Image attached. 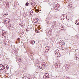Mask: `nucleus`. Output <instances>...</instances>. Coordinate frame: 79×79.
Returning a JSON list of instances; mask_svg holds the SVG:
<instances>
[{"mask_svg":"<svg viewBox=\"0 0 79 79\" xmlns=\"http://www.w3.org/2000/svg\"><path fill=\"white\" fill-rule=\"evenodd\" d=\"M76 24L77 25H79V20H76V22H75Z\"/></svg>","mask_w":79,"mask_h":79,"instance_id":"14","label":"nucleus"},{"mask_svg":"<svg viewBox=\"0 0 79 79\" xmlns=\"http://www.w3.org/2000/svg\"><path fill=\"white\" fill-rule=\"evenodd\" d=\"M46 79H50V78L49 77H47L45 78Z\"/></svg>","mask_w":79,"mask_h":79,"instance_id":"23","label":"nucleus"},{"mask_svg":"<svg viewBox=\"0 0 79 79\" xmlns=\"http://www.w3.org/2000/svg\"><path fill=\"white\" fill-rule=\"evenodd\" d=\"M18 3L16 1H15L14 2V5L15 7H17Z\"/></svg>","mask_w":79,"mask_h":79,"instance_id":"11","label":"nucleus"},{"mask_svg":"<svg viewBox=\"0 0 79 79\" xmlns=\"http://www.w3.org/2000/svg\"><path fill=\"white\" fill-rule=\"evenodd\" d=\"M32 12H33V11H30V12H29V14H30V15H32Z\"/></svg>","mask_w":79,"mask_h":79,"instance_id":"21","label":"nucleus"},{"mask_svg":"<svg viewBox=\"0 0 79 79\" xmlns=\"http://www.w3.org/2000/svg\"><path fill=\"white\" fill-rule=\"evenodd\" d=\"M19 60H18L19 61V62L21 61V58H19Z\"/></svg>","mask_w":79,"mask_h":79,"instance_id":"26","label":"nucleus"},{"mask_svg":"<svg viewBox=\"0 0 79 79\" xmlns=\"http://www.w3.org/2000/svg\"><path fill=\"white\" fill-rule=\"evenodd\" d=\"M37 33H39V31H37Z\"/></svg>","mask_w":79,"mask_h":79,"instance_id":"31","label":"nucleus"},{"mask_svg":"<svg viewBox=\"0 0 79 79\" xmlns=\"http://www.w3.org/2000/svg\"><path fill=\"white\" fill-rule=\"evenodd\" d=\"M7 15H8V13H6L4 14V16H7Z\"/></svg>","mask_w":79,"mask_h":79,"instance_id":"19","label":"nucleus"},{"mask_svg":"<svg viewBox=\"0 0 79 79\" xmlns=\"http://www.w3.org/2000/svg\"><path fill=\"white\" fill-rule=\"evenodd\" d=\"M68 66L67 65H66V66H65V68H66V67H67V68H68Z\"/></svg>","mask_w":79,"mask_h":79,"instance_id":"30","label":"nucleus"},{"mask_svg":"<svg viewBox=\"0 0 79 79\" xmlns=\"http://www.w3.org/2000/svg\"><path fill=\"white\" fill-rule=\"evenodd\" d=\"M58 23V21H56L55 22V24H56V23Z\"/></svg>","mask_w":79,"mask_h":79,"instance_id":"24","label":"nucleus"},{"mask_svg":"<svg viewBox=\"0 0 79 79\" xmlns=\"http://www.w3.org/2000/svg\"><path fill=\"white\" fill-rule=\"evenodd\" d=\"M4 24L6 25V24H10V20L9 19L6 18L4 19Z\"/></svg>","mask_w":79,"mask_h":79,"instance_id":"1","label":"nucleus"},{"mask_svg":"<svg viewBox=\"0 0 79 79\" xmlns=\"http://www.w3.org/2000/svg\"><path fill=\"white\" fill-rule=\"evenodd\" d=\"M59 7H60V4H57V5H56L55 6V8H59Z\"/></svg>","mask_w":79,"mask_h":79,"instance_id":"13","label":"nucleus"},{"mask_svg":"<svg viewBox=\"0 0 79 79\" xmlns=\"http://www.w3.org/2000/svg\"><path fill=\"white\" fill-rule=\"evenodd\" d=\"M18 79V78H17V79Z\"/></svg>","mask_w":79,"mask_h":79,"instance_id":"35","label":"nucleus"},{"mask_svg":"<svg viewBox=\"0 0 79 79\" xmlns=\"http://www.w3.org/2000/svg\"><path fill=\"white\" fill-rule=\"evenodd\" d=\"M61 18H63L64 19H67V16L65 14H62L61 17Z\"/></svg>","mask_w":79,"mask_h":79,"instance_id":"3","label":"nucleus"},{"mask_svg":"<svg viewBox=\"0 0 79 79\" xmlns=\"http://www.w3.org/2000/svg\"><path fill=\"white\" fill-rule=\"evenodd\" d=\"M3 66L4 67V69H7V70H8V69L9 67L8 65H3Z\"/></svg>","mask_w":79,"mask_h":79,"instance_id":"6","label":"nucleus"},{"mask_svg":"<svg viewBox=\"0 0 79 79\" xmlns=\"http://www.w3.org/2000/svg\"><path fill=\"white\" fill-rule=\"evenodd\" d=\"M0 69H1V70L2 71H3V69H4V67H3V65L2 64L0 65Z\"/></svg>","mask_w":79,"mask_h":79,"instance_id":"7","label":"nucleus"},{"mask_svg":"<svg viewBox=\"0 0 79 79\" xmlns=\"http://www.w3.org/2000/svg\"><path fill=\"white\" fill-rule=\"evenodd\" d=\"M59 45L60 47H61V48H63L64 47V42H60L59 43Z\"/></svg>","mask_w":79,"mask_h":79,"instance_id":"4","label":"nucleus"},{"mask_svg":"<svg viewBox=\"0 0 79 79\" xmlns=\"http://www.w3.org/2000/svg\"><path fill=\"white\" fill-rule=\"evenodd\" d=\"M60 29H61V30H63L64 29V26L61 25V26H60Z\"/></svg>","mask_w":79,"mask_h":79,"instance_id":"15","label":"nucleus"},{"mask_svg":"<svg viewBox=\"0 0 79 79\" xmlns=\"http://www.w3.org/2000/svg\"><path fill=\"white\" fill-rule=\"evenodd\" d=\"M6 26L8 27L9 29H10L11 28V24H7L6 25Z\"/></svg>","mask_w":79,"mask_h":79,"instance_id":"12","label":"nucleus"},{"mask_svg":"<svg viewBox=\"0 0 79 79\" xmlns=\"http://www.w3.org/2000/svg\"><path fill=\"white\" fill-rule=\"evenodd\" d=\"M55 53L56 54V55L57 56V57H60V53H59V50H57L55 51Z\"/></svg>","mask_w":79,"mask_h":79,"instance_id":"2","label":"nucleus"},{"mask_svg":"<svg viewBox=\"0 0 79 79\" xmlns=\"http://www.w3.org/2000/svg\"><path fill=\"white\" fill-rule=\"evenodd\" d=\"M26 5V6H29V3L28 2H27L26 4H25Z\"/></svg>","mask_w":79,"mask_h":79,"instance_id":"20","label":"nucleus"},{"mask_svg":"<svg viewBox=\"0 0 79 79\" xmlns=\"http://www.w3.org/2000/svg\"><path fill=\"white\" fill-rule=\"evenodd\" d=\"M15 53H16V52H15Z\"/></svg>","mask_w":79,"mask_h":79,"instance_id":"33","label":"nucleus"},{"mask_svg":"<svg viewBox=\"0 0 79 79\" xmlns=\"http://www.w3.org/2000/svg\"><path fill=\"white\" fill-rule=\"evenodd\" d=\"M49 75V74L48 73H46L44 75V76H45L46 77H47Z\"/></svg>","mask_w":79,"mask_h":79,"instance_id":"18","label":"nucleus"},{"mask_svg":"<svg viewBox=\"0 0 79 79\" xmlns=\"http://www.w3.org/2000/svg\"><path fill=\"white\" fill-rule=\"evenodd\" d=\"M45 79H46L45 78Z\"/></svg>","mask_w":79,"mask_h":79,"instance_id":"36","label":"nucleus"},{"mask_svg":"<svg viewBox=\"0 0 79 79\" xmlns=\"http://www.w3.org/2000/svg\"><path fill=\"white\" fill-rule=\"evenodd\" d=\"M35 12H39V10H35Z\"/></svg>","mask_w":79,"mask_h":79,"instance_id":"22","label":"nucleus"},{"mask_svg":"<svg viewBox=\"0 0 79 79\" xmlns=\"http://www.w3.org/2000/svg\"><path fill=\"white\" fill-rule=\"evenodd\" d=\"M50 31H49V34H51V33H50Z\"/></svg>","mask_w":79,"mask_h":79,"instance_id":"28","label":"nucleus"},{"mask_svg":"<svg viewBox=\"0 0 79 79\" xmlns=\"http://www.w3.org/2000/svg\"><path fill=\"white\" fill-rule=\"evenodd\" d=\"M5 6L6 8L9 7V3L8 2H6L5 4Z\"/></svg>","mask_w":79,"mask_h":79,"instance_id":"5","label":"nucleus"},{"mask_svg":"<svg viewBox=\"0 0 79 79\" xmlns=\"http://www.w3.org/2000/svg\"><path fill=\"white\" fill-rule=\"evenodd\" d=\"M66 79H70V78L69 77H67Z\"/></svg>","mask_w":79,"mask_h":79,"instance_id":"27","label":"nucleus"},{"mask_svg":"<svg viewBox=\"0 0 79 79\" xmlns=\"http://www.w3.org/2000/svg\"><path fill=\"white\" fill-rule=\"evenodd\" d=\"M17 60H19V59H17Z\"/></svg>","mask_w":79,"mask_h":79,"instance_id":"32","label":"nucleus"},{"mask_svg":"<svg viewBox=\"0 0 79 79\" xmlns=\"http://www.w3.org/2000/svg\"><path fill=\"white\" fill-rule=\"evenodd\" d=\"M31 44H32V45H34V44L35 43V41H34V40H31Z\"/></svg>","mask_w":79,"mask_h":79,"instance_id":"10","label":"nucleus"},{"mask_svg":"<svg viewBox=\"0 0 79 79\" xmlns=\"http://www.w3.org/2000/svg\"><path fill=\"white\" fill-rule=\"evenodd\" d=\"M26 31H27V29L26 30Z\"/></svg>","mask_w":79,"mask_h":79,"instance_id":"34","label":"nucleus"},{"mask_svg":"<svg viewBox=\"0 0 79 79\" xmlns=\"http://www.w3.org/2000/svg\"><path fill=\"white\" fill-rule=\"evenodd\" d=\"M48 46H46L45 48V50L46 52H48V51L49 50L48 49Z\"/></svg>","mask_w":79,"mask_h":79,"instance_id":"9","label":"nucleus"},{"mask_svg":"<svg viewBox=\"0 0 79 79\" xmlns=\"http://www.w3.org/2000/svg\"><path fill=\"white\" fill-rule=\"evenodd\" d=\"M6 32H5V31H3L2 33V35H6Z\"/></svg>","mask_w":79,"mask_h":79,"instance_id":"16","label":"nucleus"},{"mask_svg":"<svg viewBox=\"0 0 79 79\" xmlns=\"http://www.w3.org/2000/svg\"><path fill=\"white\" fill-rule=\"evenodd\" d=\"M38 21H39V19H38V18H36L35 19L34 21V22L35 23H37L38 22Z\"/></svg>","mask_w":79,"mask_h":79,"instance_id":"8","label":"nucleus"},{"mask_svg":"<svg viewBox=\"0 0 79 79\" xmlns=\"http://www.w3.org/2000/svg\"><path fill=\"white\" fill-rule=\"evenodd\" d=\"M38 29H39V30H40V28H38Z\"/></svg>","mask_w":79,"mask_h":79,"instance_id":"29","label":"nucleus"},{"mask_svg":"<svg viewBox=\"0 0 79 79\" xmlns=\"http://www.w3.org/2000/svg\"><path fill=\"white\" fill-rule=\"evenodd\" d=\"M55 66L56 68H58V65L57 64H56L55 65Z\"/></svg>","mask_w":79,"mask_h":79,"instance_id":"17","label":"nucleus"},{"mask_svg":"<svg viewBox=\"0 0 79 79\" xmlns=\"http://www.w3.org/2000/svg\"><path fill=\"white\" fill-rule=\"evenodd\" d=\"M48 50H50V47H49V46H48Z\"/></svg>","mask_w":79,"mask_h":79,"instance_id":"25","label":"nucleus"}]
</instances>
